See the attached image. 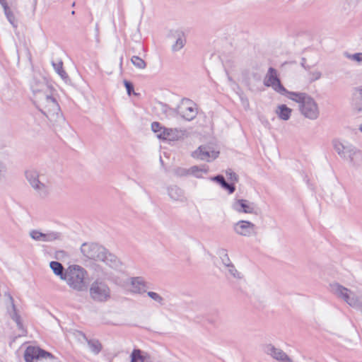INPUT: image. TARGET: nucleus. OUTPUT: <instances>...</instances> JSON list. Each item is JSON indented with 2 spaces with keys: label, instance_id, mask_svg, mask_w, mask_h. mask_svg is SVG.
<instances>
[{
  "label": "nucleus",
  "instance_id": "1",
  "mask_svg": "<svg viewBox=\"0 0 362 362\" xmlns=\"http://www.w3.org/2000/svg\"><path fill=\"white\" fill-rule=\"evenodd\" d=\"M31 88L35 95V103L40 110L46 116L53 126L64 121L60 107L56 99L49 94L45 79L42 78L37 81L33 79Z\"/></svg>",
  "mask_w": 362,
  "mask_h": 362
},
{
  "label": "nucleus",
  "instance_id": "2",
  "mask_svg": "<svg viewBox=\"0 0 362 362\" xmlns=\"http://www.w3.org/2000/svg\"><path fill=\"white\" fill-rule=\"evenodd\" d=\"M25 177L37 197L45 199L49 196L52 185L47 173L35 168H30L25 171Z\"/></svg>",
  "mask_w": 362,
  "mask_h": 362
},
{
  "label": "nucleus",
  "instance_id": "3",
  "mask_svg": "<svg viewBox=\"0 0 362 362\" xmlns=\"http://www.w3.org/2000/svg\"><path fill=\"white\" fill-rule=\"evenodd\" d=\"M81 251L87 258L101 261L112 269H117L121 266L119 259L115 255L98 244L83 243L81 247Z\"/></svg>",
  "mask_w": 362,
  "mask_h": 362
},
{
  "label": "nucleus",
  "instance_id": "4",
  "mask_svg": "<svg viewBox=\"0 0 362 362\" xmlns=\"http://www.w3.org/2000/svg\"><path fill=\"white\" fill-rule=\"evenodd\" d=\"M288 98L298 104L301 115L307 119L315 120L320 115V109L315 99L306 93H288Z\"/></svg>",
  "mask_w": 362,
  "mask_h": 362
},
{
  "label": "nucleus",
  "instance_id": "5",
  "mask_svg": "<svg viewBox=\"0 0 362 362\" xmlns=\"http://www.w3.org/2000/svg\"><path fill=\"white\" fill-rule=\"evenodd\" d=\"M86 271L78 265H70L65 269V274L62 278L70 288L77 291H85L87 288L85 281Z\"/></svg>",
  "mask_w": 362,
  "mask_h": 362
},
{
  "label": "nucleus",
  "instance_id": "6",
  "mask_svg": "<svg viewBox=\"0 0 362 362\" xmlns=\"http://www.w3.org/2000/svg\"><path fill=\"white\" fill-rule=\"evenodd\" d=\"M329 287L330 291L338 298L362 312V295L358 296L354 291L336 282L331 284Z\"/></svg>",
  "mask_w": 362,
  "mask_h": 362
},
{
  "label": "nucleus",
  "instance_id": "7",
  "mask_svg": "<svg viewBox=\"0 0 362 362\" xmlns=\"http://www.w3.org/2000/svg\"><path fill=\"white\" fill-rule=\"evenodd\" d=\"M333 148L342 158L356 165L357 160L361 158V152L347 141L335 139L332 141Z\"/></svg>",
  "mask_w": 362,
  "mask_h": 362
},
{
  "label": "nucleus",
  "instance_id": "8",
  "mask_svg": "<svg viewBox=\"0 0 362 362\" xmlns=\"http://www.w3.org/2000/svg\"><path fill=\"white\" fill-rule=\"evenodd\" d=\"M90 296L97 302H105L110 298V289L102 280L94 281L90 287Z\"/></svg>",
  "mask_w": 362,
  "mask_h": 362
},
{
  "label": "nucleus",
  "instance_id": "9",
  "mask_svg": "<svg viewBox=\"0 0 362 362\" xmlns=\"http://www.w3.org/2000/svg\"><path fill=\"white\" fill-rule=\"evenodd\" d=\"M263 82L265 86L272 87L275 91L286 97H288V93H291L282 86L278 77L277 71L272 67L269 68Z\"/></svg>",
  "mask_w": 362,
  "mask_h": 362
},
{
  "label": "nucleus",
  "instance_id": "10",
  "mask_svg": "<svg viewBox=\"0 0 362 362\" xmlns=\"http://www.w3.org/2000/svg\"><path fill=\"white\" fill-rule=\"evenodd\" d=\"M177 112L184 119L191 121L197 114L196 105L189 99H183L177 109Z\"/></svg>",
  "mask_w": 362,
  "mask_h": 362
},
{
  "label": "nucleus",
  "instance_id": "11",
  "mask_svg": "<svg viewBox=\"0 0 362 362\" xmlns=\"http://www.w3.org/2000/svg\"><path fill=\"white\" fill-rule=\"evenodd\" d=\"M233 230L239 235L250 237L257 235V227L250 221L240 220L233 226Z\"/></svg>",
  "mask_w": 362,
  "mask_h": 362
},
{
  "label": "nucleus",
  "instance_id": "12",
  "mask_svg": "<svg viewBox=\"0 0 362 362\" xmlns=\"http://www.w3.org/2000/svg\"><path fill=\"white\" fill-rule=\"evenodd\" d=\"M168 37L172 42L171 49L173 52L181 50L186 44L185 35L180 30H171Z\"/></svg>",
  "mask_w": 362,
  "mask_h": 362
},
{
  "label": "nucleus",
  "instance_id": "13",
  "mask_svg": "<svg viewBox=\"0 0 362 362\" xmlns=\"http://www.w3.org/2000/svg\"><path fill=\"white\" fill-rule=\"evenodd\" d=\"M30 237L35 241L52 242L59 240L61 234L56 231H47L42 233L38 230H31L29 233Z\"/></svg>",
  "mask_w": 362,
  "mask_h": 362
},
{
  "label": "nucleus",
  "instance_id": "14",
  "mask_svg": "<svg viewBox=\"0 0 362 362\" xmlns=\"http://www.w3.org/2000/svg\"><path fill=\"white\" fill-rule=\"evenodd\" d=\"M264 351L279 362H293L283 350L271 344L264 346Z\"/></svg>",
  "mask_w": 362,
  "mask_h": 362
},
{
  "label": "nucleus",
  "instance_id": "15",
  "mask_svg": "<svg viewBox=\"0 0 362 362\" xmlns=\"http://www.w3.org/2000/svg\"><path fill=\"white\" fill-rule=\"evenodd\" d=\"M45 357H52V355L39 347L30 346L25 349L24 353V358L26 362H33L35 359Z\"/></svg>",
  "mask_w": 362,
  "mask_h": 362
},
{
  "label": "nucleus",
  "instance_id": "16",
  "mask_svg": "<svg viewBox=\"0 0 362 362\" xmlns=\"http://www.w3.org/2000/svg\"><path fill=\"white\" fill-rule=\"evenodd\" d=\"M4 296L6 297L8 303L9 304V307L7 308V311L11 318L16 322L19 329L24 331L21 316L18 313L12 296L9 293L6 292Z\"/></svg>",
  "mask_w": 362,
  "mask_h": 362
},
{
  "label": "nucleus",
  "instance_id": "17",
  "mask_svg": "<svg viewBox=\"0 0 362 362\" xmlns=\"http://www.w3.org/2000/svg\"><path fill=\"white\" fill-rule=\"evenodd\" d=\"M231 207L238 213H255V204L247 199H235L232 203Z\"/></svg>",
  "mask_w": 362,
  "mask_h": 362
},
{
  "label": "nucleus",
  "instance_id": "18",
  "mask_svg": "<svg viewBox=\"0 0 362 362\" xmlns=\"http://www.w3.org/2000/svg\"><path fill=\"white\" fill-rule=\"evenodd\" d=\"M218 152L209 150L206 146H199L197 150L192 152V156L202 160L210 161L218 157Z\"/></svg>",
  "mask_w": 362,
  "mask_h": 362
},
{
  "label": "nucleus",
  "instance_id": "19",
  "mask_svg": "<svg viewBox=\"0 0 362 362\" xmlns=\"http://www.w3.org/2000/svg\"><path fill=\"white\" fill-rule=\"evenodd\" d=\"M130 362H153V359L150 353L134 349L130 354Z\"/></svg>",
  "mask_w": 362,
  "mask_h": 362
},
{
  "label": "nucleus",
  "instance_id": "20",
  "mask_svg": "<svg viewBox=\"0 0 362 362\" xmlns=\"http://www.w3.org/2000/svg\"><path fill=\"white\" fill-rule=\"evenodd\" d=\"M351 105L356 113L362 112V86L353 89Z\"/></svg>",
  "mask_w": 362,
  "mask_h": 362
},
{
  "label": "nucleus",
  "instance_id": "21",
  "mask_svg": "<svg viewBox=\"0 0 362 362\" xmlns=\"http://www.w3.org/2000/svg\"><path fill=\"white\" fill-rule=\"evenodd\" d=\"M183 135L182 132L178 129L166 128L158 134V139L169 141H177Z\"/></svg>",
  "mask_w": 362,
  "mask_h": 362
},
{
  "label": "nucleus",
  "instance_id": "22",
  "mask_svg": "<svg viewBox=\"0 0 362 362\" xmlns=\"http://www.w3.org/2000/svg\"><path fill=\"white\" fill-rule=\"evenodd\" d=\"M168 194L171 199L180 202H185L187 198L182 189L177 185H172L168 187Z\"/></svg>",
  "mask_w": 362,
  "mask_h": 362
},
{
  "label": "nucleus",
  "instance_id": "23",
  "mask_svg": "<svg viewBox=\"0 0 362 362\" xmlns=\"http://www.w3.org/2000/svg\"><path fill=\"white\" fill-rule=\"evenodd\" d=\"M131 284L132 286V291L136 293H145L148 288L147 284L141 277L132 278Z\"/></svg>",
  "mask_w": 362,
  "mask_h": 362
},
{
  "label": "nucleus",
  "instance_id": "24",
  "mask_svg": "<svg viewBox=\"0 0 362 362\" xmlns=\"http://www.w3.org/2000/svg\"><path fill=\"white\" fill-rule=\"evenodd\" d=\"M81 335L87 342L88 346L90 351L95 355H98L103 349V345L101 344V343L98 339H88L86 337V336L83 333H81Z\"/></svg>",
  "mask_w": 362,
  "mask_h": 362
},
{
  "label": "nucleus",
  "instance_id": "25",
  "mask_svg": "<svg viewBox=\"0 0 362 362\" xmlns=\"http://www.w3.org/2000/svg\"><path fill=\"white\" fill-rule=\"evenodd\" d=\"M292 110L288 107L286 105H280L276 110V114L278 117L283 120H288L291 115Z\"/></svg>",
  "mask_w": 362,
  "mask_h": 362
},
{
  "label": "nucleus",
  "instance_id": "26",
  "mask_svg": "<svg viewBox=\"0 0 362 362\" xmlns=\"http://www.w3.org/2000/svg\"><path fill=\"white\" fill-rule=\"evenodd\" d=\"M211 179H212V180H214V181L217 182L218 183H219L223 189L228 190L229 194H232L235 192V187L233 183H231V184L228 183L225 180V178L223 177V175H216V176L212 177Z\"/></svg>",
  "mask_w": 362,
  "mask_h": 362
},
{
  "label": "nucleus",
  "instance_id": "27",
  "mask_svg": "<svg viewBox=\"0 0 362 362\" xmlns=\"http://www.w3.org/2000/svg\"><path fill=\"white\" fill-rule=\"evenodd\" d=\"M49 266L54 274L59 276L62 279L65 274V269L63 265L59 262L52 261L50 262Z\"/></svg>",
  "mask_w": 362,
  "mask_h": 362
},
{
  "label": "nucleus",
  "instance_id": "28",
  "mask_svg": "<svg viewBox=\"0 0 362 362\" xmlns=\"http://www.w3.org/2000/svg\"><path fill=\"white\" fill-rule=\"evenodd\" d=\"M189 171V175H194L196 177H202V173H208V168H205V166H197L194 165L191 168H188Z\"/></svg>",
  "mask_w": 362,
  "mask_h": 362
},
{
  "label": "nucleus",
  "instance_id": "29",
  "mask_svg": "<svg viewBox=\"0 0 362 362\" xmlns=\"http://www.w3.org/2000/svg\"><path fill=\"white\" fill-rule=\"evenodd\" d=\"M52 65L54 68L56 72L63 78H67L68 75L66 71L63 69V63L62 62H59V63L52 62Z\"/></svg>",
  "mask_w": 362,
  "mask_h": 362
},
{
  "label": "nucleus",
  "instance_id": "30",
  "mask_svg": "<svg viewBox=\"0 0 362 362\" xmlns=\"http://www.w3.org/2000/svg\"><path fill=\"white\" fill-rule=\"evenodd\" d=\"M218 255L222 260L223 264L227 267L233 263L230 262L227 251L225 249H221L218 252Z\"/></svg>",
  "mask_w": 362,
  "mask_h": 362
},
{
  "label": "nucleus",
  "instance_id": "31",
  "mask_svg": "<svg viewBox=\"0 0 362 362\" xmlns=\"http://www.w3.org/2000/svg\"><path fill=\"white\" fill-rule=\"evenodd\" d=\"M131 62L138 69H144L146 66L145 61L138 56H133Z\"/></svg>",
  "mask_w": 362,
  "mask_h": 362
},
{
  "label": "nucleus",
  "instance_id": "32",
  "mask_svg": "<svg viewBox=\"0 0 362 362\" xmlns=\"http://www.w3.org/2000/svg\"><path fill=\"white\" fill-rule=\"evenodd\" d=\"M0 4L2 5V6L4 8V11L8 18V20L12 25H13L14 17H13V15L11 13L10 10H9V8L8 6L6 1V0H0Z\"/></svg>",
  "mask_w": 362,
  "mask_h": 362
},
{
  "label": "nucleus",
  "instance_id": "33",
  "mask_svg": "<svg viewBox=\"0 0 362 362\" xmlns=\"http://www.w3.org/2000/svg\"><path fill=\"white\" fill-rule=\"evenodd\" d=\"M344 55L351 61L356 62L358 63L362 62V52H358L355 54H350L349 52H344Z\"/></svg>",
  "mask_w": 362,
  "mask_h": 362
},
{
  "label": "nucleus",
  "instance_id": "34",
  "mask_svg": "<svg viewBox=\"0 0 362 362\" xmlns=\"http://www.w3.org/2000/svg\"><path fill=\"white\" fill-rule=\"evenodd\" d=\"M228 269V272L235 279H240L243 278V275L240 272H238L235 266L232 264L226 267Z\"/></svg>",
  "mask_w": 362,
  "mask_h": 362
},
{
  "label": "nucleus",
  "instance_id": "35",
  "mask_svg": "<svg viewBox=\"0 0 362 362\" xmlns=\"http://www.w3.org/2000/svg\"><path fill=\"white\" fill-rule=\"evenodd\" d=\"M147 295L156 303H159L160 305H163L164 299L158 293L153 291H148L147 292Z\"/></svg>",
  "mask_w": 362,
  "mask_h": 362
},
{
  "label": "nucleus",
  "instance_id": "36",
  "mask_svg": "<svg viewBox=\"0 0 362 362\" xmlns=\"http://www.w3.org/2000/svg\"><path fill=\"white\" fill-rule=\"evenodd\" d=\"M226 174L227 176V178L229 181L231 182H237L238 181V175L234 173L231 169H228L226 170Z\"/></svg>",
  "mask_w": 362,
  "mask_h": 362
},
{
  "label": "nucleus",
  "instance_id": "37",
  "mask_svg": "<svg viewBox=\"0 0 362 362\" xmlns=\"http://www.w3.org/2000/svg\"><path fill=\"white\" fill-rule=\"evenodd\" d=\"M174 174L177 177H185L189 175L188 168L178 167L174 169Z\"/></svg>",
  "mask_w": 362,
  "mask_h": 362
},
{
  "label": "nucleus",
  "instance_id": "38",
  "mask_svg": "<svg viewBox=\"0 0 362 362\" xmlns=\"http://www.w3.org/2000/svg\"><path fill=\"white\" fill-rule=\"evenodd\" d=\"M309 76H310V78H309L310 81L313 82V81H315L320 79L322 76V74L319 71H310L309 73Z\"/></svg>",
  "mask_w": 362,
  "mask_h": 362
},
{
  "label": "nucleus",
  "instance_id": "39",
  "mask_svg": "<svg viewBox=\"0 0 362 362\" xmlns=\"http://www.w3.org/2000/svg\"><path fill=\"white\" fill-rule=\"evenodd\" d=\"M165 129L164 127H163L159 122H153L151 124V129L152 131L157 134L158 133V131L163 132V130Z\"/></svg>",
  "mask_w": 362,
  "mask_h": 362
},
{
  "label": "nucleus",
  "instance_id": "40",
  "mask_svg": "<svg viewBox=\"0 0 362 362\" xmlns=\"http://www.w3.org/2000/svg\"><path fill=\"white\" fill-rule=\"evenodd\" d=\"M124 86H125V87L127 88V91L128 95H130L132 92L134 91V86H133V85L130 82H129L127 81H124Z\"/></svg>",
  "mask_w": 362,
  "mask_h": 362
},
{
  "label": "nucleus",
  "instance_id": "41",
  "mask_svg": "<svg viewBox=\"0 0 362 362\" xmlns=\"http://www.w3.org/2000/svg\"><path fill=\"white\" fill-rule=\"evenodd\" d=\"M5 170H6L5 165H4V163L1 161H0V177H1L3 173L5 172Z\"/></svg>",
  "mask_w": 362,
  "mask_h": 362
},
{
  "label": "nucleus",
  "instance_id": "42",
  "mask_svg": "<svg viewBox=\"0 0 362 362\" xmlns=\"http://www.w3.org/2000/svg\"><path fill=\"white\" fill-rule=\"evenodd\" d=\"M301 65L303 67H304L305 69L308 70L310 69L309 66H305V59L304 58L302 59V62H301Z\"/></svg>",
  "mask_w": 362,
  "mask_h": 362
},
{
  "label": "nucleus",
  "instance_id": "43",
  "mask_svg": "<svg viewBox=\"0 0 362 362\" xmlns=\"http://www.w3.org/2000/svg\"><path fill=\"white\" fill-rule=\"evenodd\" d=\"M167 110H172L170 108L168 107L166 105H163V110L165 112H166Z\"/></svg>",
  "mask_w": 362,
  "mask_h": 362
},
{
  "label": "nucleus",
  "instance_id": "44",
  "mask_svg": "<svg viewBox=\"0 0 362 362\" xmlns=\"http://www.w3.org/2000/svg\"><path fill=\"white\" fill-rule=\"evenodd\" d=\"M95 31L97 33V35H98V33H99V28H98V25L97 24L96 26H95Z\"/></svg>",
  "mask_w": 362,
  "mask_h": 362
},
{
  "label": "nucleus",
  "instance_id": "45",
  "mask_svg": "<svg viewBox=\"0 0 362 362\" xmlns=\"http://www.w3.org/2000/svg\"><path fill=\"white\" fill-rule=\"evenodd\" d=\"M160 133H162V132L161 131H158V133L156 134V136H157L158 138V134H160Z\"/></svg>",
  "mask_w": 362,
  "mask_h": 362
},
{
  "label": "nucleus",
  "instance_id": "46",
  "mask_svg": "<svg viewBox=\"0 0 362 362\" xmlns=\"http://www.w3.org/2000/svg\"><path fill=\"white\" fill-rule=\"evenodd\" d=\"M360 129L362 132V124L361 125Z\"/></svg>",
  "mask_w": 362,
  "mask_h": 362
}]
</instances>
